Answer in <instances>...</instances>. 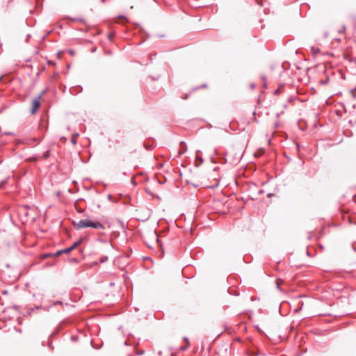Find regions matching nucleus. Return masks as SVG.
Masks as SVG:
<instances>
[{"label":"nucleus","mask_w":356,"mask_h":356,"mask_svg":"<svg viewBox=\"0 0 356 356\" xmlns=\"http://www.w3.org/2000/svg\"><path fill=\"white\" fill-rule=\"evenodd\" d=\"M312 50L314 53H316V52H318V49H315V48H314V47H312Z\"/></svg>","instance_id":"6"},{"label":"nucleus","mask_w":356,"mask_h":356,"mask_svg":"<svg viewBox=\"0 0 356 356\" xmlns=\"http://www.w3.org/2000/svg\"><path fill=\"white\" fill-rule=\"evenodd\" d=\"M75 225L78 229L91 227L95 229H104L105 226L100 222L90 219L80 220Z\"/></svg>","instance_id":"1"},{"label":"nucleus","mask_w":356,"mask_h":356,"mask_svg":"<svg viewBox=\"0 0 356 356\" xmlns=\"http://www.w3.org/2000/svg\"><path fill=\"white\" fill-rule=\"evenodd\" d=\"M328 80H329V79L326 78V80H325V81H321V83L323 84H325L328 81Z\"/></svg>","instance_id":"5"},{"label":"nucleus","mask_w":356,"mask_h":356,"mask_svg":"<svg viewBox=\"0 0 356 356\" xmlns=\"http://www.w3.org/2000/svg\"><path fill=\"white\" fill-rule=\"evenodd\" d=\"M345 30H346V27L343 26V30H342L341 31H339V32H340V33H341V32H344V31H345Z\"/></svg>","instance_id":"9"},{"label":"nucleus","mask_w":356,"mask_h":356,"mask_svg":"<svg viewBox=\"0 0 356 356\" xmlns=\"http://www.w3.org/2000/svg\"><path fill=\"white\" fill-rule=\"evenodd\" d=\"M184 341L186 342V346H182L179 348V351H184L186 350L188 346H190V341L187 337L184 338Z\"/></svg>","instance_id":"4"},{"label":"nucleus","mask_w":356,"mask_h":356,"mask_svg":"<svg viewBox=\"0 0 356 356\" xmlns=\"http://www.w3.org/2000/svg\"><path fill=\"white\" fill-rule=\"evenodd\" d=\"M70 53L71 54H73V51H70Z\"/></svg>","instance_id":"10"},{"label":"nucleus","mask_w":356,"mask_h":356,"mask_svg":"<svg viewBox=\"0 0 356 356\" xmlns=\"http://www.w3.org/2000/svg\"><path fill=\"white\" fill-rule=\"evenodd\" d=\"M48 63L53 65H54V62L50 60L48 61Z\"/></svg>","instance_id":"8"},{"label":"nucleus","mask_w":356,"mask_h":356,"mask_svg":"<svg viewBox=\"0 0 356 356\" xmlns=\"http://www.w3.org/2000/svg\"><path fill=\"white\" fill-rule=\"evenodd\" d=\"M250 88H251L252 89H254V88H255V85H254V83H251V84H250Z\"/></svg>","instance_id":"7"},{"label":"nucleus","mask_w":356,"mask_h":356,"mask_svg":"<svg viewBox=\"0 0 356 356\" xmlns=\"http://www.w3.org/2000/svg\"><path fill=\"white\" fill-rule=\"evenodd\" d=\"M81 241H76L74 242L70 247L62 249L57 252V255H60L62 254H67L70 253L71 251H72L74 249H75L79 244Z\"/></svg>","instance_id":"3"},{"label":"nucleus","mask_w":356,"mask_h":356,"mask_svg":"<svg viewBox=\"0 0 356 356\" xmlns=\"http://www.w3.org/2000/svg\"><path fill=\"white\" fill-rule=\"evenodd\" d=\"M44 94V92H42L39 96L34 98L32 100V106L31 109V114H34L37 110L39 108L40 106V99L42 98V95Z\"/></svg>","instance_id":"2"},{"label":"nucleus","mask_w":356,"mask_h":356,"mask_svg":"<svg viewBox=\"0 0 356 356\" xmlns=\"http://www.w3.org/2000/svg\"><path fill=\"white\" fill-rule=\"evenodd\" d=\"M279 90H276L275 93L277 94Z\"/></svg>","instance_id":"11"}]
</instances>
